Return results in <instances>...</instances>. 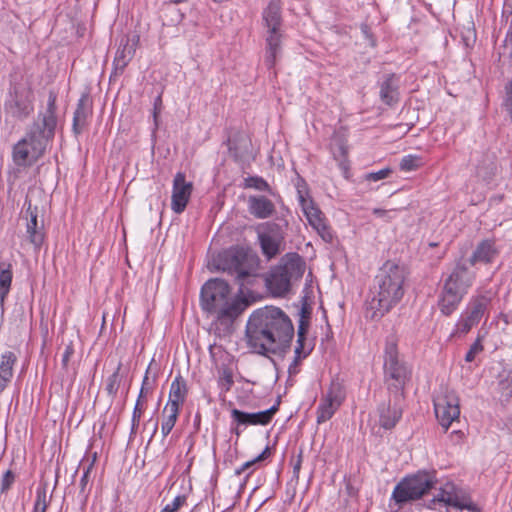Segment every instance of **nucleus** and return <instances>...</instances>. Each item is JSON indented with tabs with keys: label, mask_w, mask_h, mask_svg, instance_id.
Wrapping results in <instances>:
<instances>
[{
	"label": "nucleus",
	"mask_w": 512,
	"mask_h": 512,
	"mask_svg": "<svg viewBox=\"0 0 512 512\" xmlns=\"http://www.w3.org/2000/svg\"><path fill=\"white\" fill-rule=\"evenodd\" d=\"M421 165V159L415 155H408L402 158L400 162V169L402 171H414Z\"/></svg>",
	"instance_id": "e433bc0d"
},
{
	"label": "nucleus",
	"mask_w": 512,
	"mask_h": 512,
	"mask_svg": "<svg viewBox=\"0 0 512 512\" xmlns=\"http://www.w3.org/2000/svg\"><path fill=\"white\" fill-rule=\"evenodd\" d=\"M16 362L17 356L12 351H6L0 356V394L12 381Z\"/></svg>",
	"instance_id": "5701e85b"
},
{
	"label": "nucleus",
	"mask_w": 512,
	"mask_h": 512,
	"mask_svg": "<svg viewBox=\"0 0 512 512\" xmlns=\"http://www.w3.org/2000/svg\"><path fill=\"white\" fill-rule=\"evenodd\" d=\"M142 413H143L142 402H140V400H137L135 407H134L133 416H132V430H134L139 425Z\"/></svg>",
	"instance_id": "49530a36"
},
{
	"label": "nucleus",
	"mask_w": 512,
	"mask_h": 512,
	"mask_svg": "<svg viewBox=\"0 0 512 512\" xmlns=\"http://www.w3.org/2000/svg\"><path fill=\"white\" fill-rule=\"evenodd\" d=\"M188 394L186 381L180 375L176 376L171 383L169 397L166 405L179 408L184 404Z\"/></svg>",
	"instance_id": "b1692460"
},
{
	"label": "nucleus",
	"mask_w": 512,
	"mask_h": 512,
	"mask_svg": "<svg viewBox=\"0 0 512 512\" xmlns=\"http://www.w3.org/2000/svg\"><path fill=\"white\" fill-rule=\"evenodd\" d=\"M92 114V103L87 94H83L78 100L73 117V131L80 134L87 124V119Z\"/></svg>",
	"instance_id": "412c9836"
},
{
	"label": "nucleus",
	"mask_w": 512,
	"mask_h": 512,
	"mask_svg": "<svg viewBox=\"0 0 512 512\" xmlns=\"http://www.w3.org/2000/svg\"><path fill=\"white\" fill-rule=\"evenodd\" d=\"M258 238L263 254L268 258H274L281 251L284 240L283 232L278 224L265 223L260 227Z\"/></svg>",
	"instance_id": "4468645a"
},
{
	"label": "nucleus",
	"mask_w": 512,
	"mask_h": 512,
	"mask_svg": "<svg viewBox=\"0 0 512 512\" xmlns=\"http://www.w3.org/2000/svg\"><path fill=\"white\" fill-rule=\"evenodd\" d=\"M92 466H93V462L87 467V469L84 471L83 476L80 479V486H81L82 489H84L85 486L88 483V476H89V473H90V471L92 469Z\"/></svg>",
	"instance_id": "603ef678"
},
{
	"label": "nucleus",
	"mask_w": 512,
	"mask_h": 512,
	"mask_svg": "<svg viewBox=\"0 0 512 512\" xmlns=\"http://www.w3.org/2000/svg\"><path fill=\"white\" fill-rule=\"evenodd\" d=\"M233 373L232 371L227 367H222L219 370V385L225 390H230L231 386L233 385Z\"/></svg>",
	"instance_id": "4c0bfd02"
},
{
	"label": "nucleus",
	"mask_w": 512,
	"mask_h": 512,
	"mask_svg": "<svg viewBox=\"0 0 512 512\" xmlns=\"http://www.w3.org/2000/svg\"><path fill=\"white\" fill-rule=\"evenodd\" d=\"M48 497L45 489H38L34 502L33 512H46L48 507Z\"/></svg>",
	"instance_id": "c9c22d12"
},
{
	"label": "nucleus",
	"mask_w": 512,
	"mask_h": 512,
	"mask_svg": "<svg viewBox=\"0 0 512 512\" xmlns=\"http://www.w3.org/2000/svg\"><path fill=\"white\" fill-rule=\"evenodd\" d=\"M161 109H162V99H161V96H158L154 101V108H153V118H154L155 129L158 128V115L160 114Z\"/></svg>",
	"instance_id": "8fccbe9b"
},
{
	"label": "nucleus",
	"mask_w": 512,
	"mask_h": 512,
	"mask_svg": "<svg viewBox=\"0 0 512 512\" xmlns=\"http://www.w3.org/2000/svg\"><path fill=\"white\" fill-rule=\"evenodd\" d=\"M119 370H120V365L117 367L116 371L108 378L106 390L110 395H115L119 389V385H120Z\"/></svg>",
	"instance_id": "ea45409f"
},
{
	"label": "nucleus",
	"mask_w": 512,
	"mask_h": 512,
	"mask_svg": "<svg viewBox=\"0 0 512 512\" xmlns=\"http://www.w3.org/2000/svg\"><path fill=\"white\" fill-rule=\"evenodd\" d=\"M401 396L402 394L397 395L393 403L389 401L388 405H383L379 408V423L381 427L391 429L402 417Z\"/></svg>",
	"instance_id": "6ab92c4d"
},
{
	"label": "nucleus",
	"mask_w": 512,
	"mask_h": 512,
	"mask_svg": "<svg viewBox=\"0 0 512 512\" xmlns=\"http://www.w3.org/2000/svg\"><path fill=\"white\" fill-rule=\"evenodd\" d=\"M7 109L12 116L24 119L33 111V105L27 97L16 95L7 104Z\"/></svg>",
	"instance_id": "bb28decb"
},
{
	"label": "nucleus",
	"mask_w": 512,
	"mask_h": 512,
	"mask_svg": "<svg viewBox=\"0 0 512 512\" xmlns=\"http://www.w3.org/2000/svg\"><path fill=\"white\" fill-rule=\"evenodd\" d=\"M278 407L272 406L271 408L256 412L247 413L238 409L231 410V417L238 426H249V425H267L271 422L274 414L277 412Z\"/></svg>",
	"instance_id": "dca6fc26"
},
{
	"label": "nucleus",
	"mask_w": 512,
	"mask_h": 512,
	"mask_svg": "<svg viewBox=\"0 0 512 512\" xmlns=\"http://www.w3.org/2000/svg\"><path fill=\"white\" fill-rule=\"evenodd\" d=\"M27 215L29 216L26 224V233L30 243L39 249L44 241V224L42 220H38L37 208L32 209L29 204L27 208Z\"/></svg>",
	"instance_id": "a211bd4d"
},
{
	"label": "nucleus",
	"mask_w": 512,
	"mask_h": 512,
	"mask_svg": "<svg viewBox=\"0 0 512 512\" xmlns=\"http://www.w3.org/2000/svg\"><path fill=\"white\" fill-rule=\"evenodd\" d=\"M139 36L124 37L121 39L119 47L114 57V69L116 73H122L128 63L132 60L139 44Z\"/></svg>",
	"instance_id": "f3484780"
},
{
	"label": "nucleus",
	"mask_w": 512,
	"mask_h": 512,
	"mask_svg": "<svg viewBox=\"0 0 512 512\" xmlns=\"http://www.w3.org/2000/svg\"><path fill=\"white\" fill-rule=\"evenodd\" d=\"M433 485L432 476L427 473H417L401 480L395 486L392 498L399 504L417 500L425 495Z\"/></svg>",
	"instance_id": "9d476101"
},
{
	"label": "nucleus",
	"mask_w": 512,
	"mask_h": 512,
	"mask_svg": "<svg viewBox=\"0 0 512 512\" xmlns=\"http://www.w3.org/2000/svg\"><path fill=\"white\" fill-rule=\"evenodd\" d=\"M147 381H148V370L146 371V375L143 379L142 387H141V390H140V393H139V396L137 399V400H140V402H142V398L144 397L145 385H146Z\"/></svg>",
	"instance_id": "864d4df0"
},
{
	"label": "nucleus",
	"mask_w": 512,
	"mask_h": 512,
	"mask_svg": "<svg viewBox=\"0 0 512 512\" xmlns=\"http://www.w3.org/2000/svg\"><path fill=\"white\" fill-rule=\"evenodd\" d=\"M344 399L345 391L342 384L338 381H332L317 407V423L321 424L331 419Z\"/></svg>",
	"instance_id": "ddd939ff"
},
{
	"label": "nucleus",
	"mask_w": 512,
	"mask_h": 512,
	"mask_svg": "<svg viewBox=\"0 0 512 512\" xmlns=\"http://www.w3.org/2000/svg\"><path fill=\"white\" fill-rule=\"evenodd\" d=\"M497 392L501 401L512 398V369H504L499 373Z\"/></svg>",
	"instance_id": "7c9ffc66"
},
{
	"label": "nucleus",
	"mask_w": 512,
	"mask_h": 512,
	"mask_svg": "<svg viewBox=\"0 0 512 512\" xmlns=\"http://www.w3.org/2000/svg\"><path fill=\"white\" fill-rule=\"evenodd\" d=\"M495 249L493 244L488 241L480 243L474 251L472 257L469 259V264L473 266L477 262L488 263L492 261L495 256Z\"/></svg>",
	"instance_id": "2f4dec72"
},
{
	"label": "nucleus",
	"mask_w": 512,
	"mask_h": 512,
	"mask_svg": "<svg viewBox=\"0 0 512 512\" xmlns=\"http://www.w3.org/2000/svg\"><path fill=\"white\" fill-rule=\"evenodd\" d=\"M331 150L333 157L338 161L339 168L342 170L345 178L349 177V162L347 160V146L343 139H334Z\"/></svg>",
	"instance_id": "c756f323"
},
{
	"label": "nucleus",
	"mask_w": 512,
	"mask_h": 512,
	"mask_svg": "<svg viewBox=\"0 0 512 512\" xmlns=\"http://www.w3.org/2000/svg\"><path fill=\"white\" fill-rule=\"evenodd\" d=\"M179 412V408L165 405L163 409V419L161 424V433L163 437H166L175 426Z\"/></svg>",
	"instance_id": "473e14b6"
},
{
	"label": "nucleus",
	"mask_w": 512,
	"mask_h": 512,
	"mask_svg": "<svg viewBox=\"0 0 512 512\" xmlns=\"http://www.w3.org/2000/svg\"><path fill=\"white\" fill-rule=\"evenodd\" d=\"M392 170L390 168H383L377 172H371L365 175V180L370 182H377L386 179L390 176Z\"/></svg>",
	"instance_id": "79ce46f5"
},
{
	"label": "nucleus",
	"mask_w": 512,
	"mask_h": 512,
	"mask_svg": "<svg viewBox=\"0 0 512 512\" xmlns=\"http://www.w3.org/2000/svg\"><path fill=\"white\" fill-rule=\"evenodd\" d=\"M14 481V475L11 473V471H7L2 479V491H6L10 488L11 484Z\"/></svg>",
	"instance_id": "3c124183"
},
{
	"label": "nucleus",
	"mask_w": 512,
	"mask_h": 512,
	"mask_svg": "<svg viewBox=\"0 0 512 512\" xmlns=\"http://www.w3.org/2000/svg\"><path fill=\"white\" fill-rule=\"evenodd\" d=\"M294 327L287 314L278 307L255 310L246 325L248 346L256 353L276 352L290 343Z\"/></svg>",
	"instance_id": "f257e3e1"
},
{
	"label": "nucleus",
	"mask_w": 512,
	"mask_h": 512,
	"mask_svg": "<svg viewBox=\"0 0 512 512\" xmlns=\"http://www.w3.org/2000/svg\"><path fill=\"white\" fill-rule=\"evenodd\" d=\"M73 354H74V347H73L72 342H69L66 345L64 353L62 355V366H63V368L66 369L68 367L69 360H70V358L72 357Z\"/></svg>",
	"instance_id": "09e8293b"
},
{
	"label": "nucleus",
	"mask_w": 512,
	"mask_h": 512,
	"mask_svg": "<svg viewBox=\"0 0 512 512\" xmlns=\"http://www.w3.org/2000/svg\"><path fill=\"white\" fill-rule=\"evenodd\" d=\"M304 271V260L296 253H288L270 272L267 286L273 295L283 296L289 292L292 282L302 278Z\"/></svg>",
	"instance_id": "423d86ee"
},
{
	"label": "nucleus",
	"mask_w": 512,
	"mask_h": 512,
	"mask_svg": "<svg viewBox=\"0 0 512 512\" xmlns=\"http://www.w3.org/2000/svg\"><path fill=\"white\" fill-rule=\"evenodd\" d=\"M475 278V272L471 271L465 262L459 261L456 263L443 281L438 300V306L442 314L448 316L457 309L472 287Z\"/></svg>",
	"instance_id": "39448f33"
},
{
	"label": "nucleus",
	"mask_w": 512,
	"mask_h": 512,
	"mask_svg": "<svg viewBox=\"0 0 512 512\" xmlns=\"http://www.w3.org/2000/svg\"><path fill=\"white\" fill-rule=\"evenodd\" d=\"M157 431V424H155V427H154V433Z\"/></svg>",
	"instance_id": "4d7b16f0"
},
{
	"label": "nucleus",
	"mask_w": 512,
	"mask_h": 512,
	"mask_svg": "<svg viewBox=\"0 0 512 512\" xmlns=\"http://www.w3.org/2000/svg\"><path fill=\"white\" fill-rule=\"evenodd\" d=\"M492 298V291L477 290L470 298L466 310L459 319L457 330L462 334H466L472 327L476 326L483 317L488 316Z\"/></svg>",
	"instance_id": "6e6552de"
},
{
	"label": "nucleus",
	"mask_w": 512,
	"mask_h": 512,
	"mask_svg": "<svg viewBox=\"0 0 512 512\" xmlns=\"http://www.w3.org/2000/svg\"><path fill=\"white\" fill-rule=\"evenodd\" d=\"M249 212L257 219H267L274 215V203L265 196H250L248 199Z\"/></svg>",
	"instance_id": "aec40b11"
},
{
	"label": "nucleus",
	"mask_w": 512,
	"mask_h": 512,
	"mask_svg": "<svg viewBox=\"0 0 512 512\" xmlns=\"http://www.w3.org/2000/svg\"><path fill=\"white\" fill-rule=\"evenodd\" d=\"M13 272L10 263H0V310L4 311L5 299L11 290Z\"/></svg>",
	"instance_id": "a878e982"
},
{
	"label": "nucleus",
	"mask_w": 512,
	"mask_h": 512,
	"mask_svg": "<svg viewBox=\"0 0 512 512\" xmlns=\"http://www.w3.org/2000/svg\"><path fill=\"white\" fill-rule=\"evenodd\" d=\"M202 308L216 315L220 321H233L247 307V302L234 296L230 286L222 279L208 280L201 289Z\"/></svg>",
	"instance_id": "20e7f679"
},
{
	"label": "nucleus",
	"mask_w": 512,
	"mask_h": 512,
	"mask_svg": "<svg viewBox=\"0 0 512 512\" xmlns=\"http://www.w3.org/2000/svg\"><path fill=\"white\" fill-rule=\"evenodd\" d=\"M434 411L439 424L445 429L460 416L459 398L453 390L441 388L434 398Z\"/></svg>",
	"instance_id": "9b49d317"
},
{
	"label": "nucleus",
	"mask_w": 512,
	"mask_h": 512,
	"mask_svg": "<svg viewBox=\"0 0 512 512\" xmlns=\"http://www.w3.org/2000/svg\"><path fill=\"white\" fill-rule=\"evenodd\" d=\"M405 270L393 261L385 262L374 280L373 297L367 304L366 316L379 319L397 305L404 295Z\"/></svg>",
	"instance_id": "7ed1b4c3"
},
{
	"label": "nucleus",
	"mask_w": 512,
	"mask_h": 512,
	"mask_svg": "<svg viewBox=\"0 0 512 512\" xmlns=\"http://www.w3.org/2000/svg\"><path fill=\"white\" fill-rule=\"evenodd\" d=\"M222 270L235 277L241 290L257 277V261L242 251L226 252L221 258Z\"/></svg>",
	"instance_id": "0eeeda50"
},
{
	"label": "nucleus",
	"mask_w": 512,
	"mask_h": 512,
	"mask_svg": "<svg viewBox=\"0 0 512 512\" xmlns=\"http://www.w3.org/2000/svg\"><path fill=\"white\" fill-rule=\"evenodd\" d=\"M229 150L236 158L242 159L251 153V141L245 136L241 135L238 141L230 142Z\"/></svg>",
	"instance_id": "72a5a7b5"
},
{
	"label": "nucleus",
	"mask_w": 512,
	"mask_h": 512,
	"mask_svg": "<svg viewBox=\"0 0 512 512\" xmlns=\"http://www.w3.org/2000/svg\"><path fill=\"white\" fill-rule=\"evenodd\" d=\"M398 83L394 75H389L381 83L380 86V98L387 104L392 105L398 101Z\"/></svg>",
	"instance_id": "c85d7f7f"
},
{
	"label": "nucleus",
	"mask_w": 512,
	"mask_h": 512,
	"mask_svg": "<svg viewBox=\"0 0 512 512\" xmlns=\"http://www.w3.org/2000/svg\"><path fill=\"white\" fill-rule=\"evenodd\" d=\"M263 21L266 29L281 28V1L270 0L263 11Z\"/></svg>",
	"instance_id": "393cba45"
},
{
	"label": "nucleus",
	"mask_w": 512,
	"mask_h": 512,
	"mask_svg": "<svg viewBox=\"0 0 512 512\" xmlns=\"http://www.w3.org/2000/svg\"><path fill=\"white\" fill-rule=\"evenodd\" d=\"M497 172L494 156L486 155L476 166V176L486 184L490 183Z\"/></svg>",
	"instance_id": "cd10ccee"
},
{
	"label": "nucleus",
	"mask_w": 512,
	"mask_h": 512,
	"mask_svg": "<svg viewBox=\"0 0 512 512\" xmlns=\"http://www.w3.org/2000/svg\"><path fill=\"white\" fill-rule=\"evenodd\" d=\"M192 182L186 180V176L182 172H178L173 179V188L171 196V209L176 214L182 213L192 194Z\"/></svg>",
	"instance_id": "2eb2a0df"
},
{
	"label": "nucleus",
	"mask_w": 512,
	"mask_h": 512,
	"mask_svg": "<svg viewBox=\"0 0 512 512\" xmlns=\"http://www.w3.org/2000/svg\"><path fill=\"white\" fill-rule=\"evenodd\" d=\"M373 214L379 218H382L386 222L392 221L396 216V209H381V208H374L372 210Z\"/></svg>",
	"instance_id": "37998d69"
},
{
	"label": "nucleus",
	"mask_w": 512,
	"mask_h": 512,
	"mask_svg": "<svg viewBox=\"0 0 512 512\" xmlns=\"http://www.w3.org/2000/svg\"><path fill=\"white\" fill-rule=\"evenodd\" d=\"M385 373L388 379L394 380L396 391H402L410 377L409 368L398 359L396 345L389 342L385 348Z\"/></svg>",
	"instance_id": "f8f14e48"
},
{
	"label": "nucleus",
	"mask_w": 512,
	"mask_h": 512,
	"mask_svg": "<svg viewBox=\"0 0 512 512\" xmlns=\"http://www.w3.org/2000/svg\"><path fill=\"white\" fill-rule=\"evenodd\" d=\"M266 55L265 62L269 68L274 67L277 56L280 53L282 39L281 28L267 29L266 31Z\"/></svg>",
	"instance_id": "4be33fe9"
},
{
	"label": "nucleus",
	"mask_w": 512,
	"mask_h": 512,
	"mask_svg": "<svg viewBox=\"0 0 512 512\" xmlns=\"http://www.w3.org/2000/svg\"><path fill=\"white\" fill-rule=\"evenodd\" d=\"M483 349V346L481 344V341L480 339H477L473 344L472 346L470 347L469 351L467 352L466 356H465V360L467 362H471L474 360L475 356L480 352L482 351Z\"/></svg>",
	"instance_id": "c03bdc74"
},
{
	"label": "nucleus",
	"mask_w": 512,
	"mask_h": 512,
	"mask_svg": "<svg viewBox=\"0 0 512 512\" xmlns=\"http://www.w3.org/2000/svg\"><path fill=\"white\" fill-rule=\"evenodd\" d=\"M307 330H308V320L304 316H302L300 319V322H299L298 333H297V338H299L300 341L306 340Z\"/></svg>",
	"instance_id": "de8ad7c7"
},
{
	"label": "nucleus",
	"mask_w": 512,
	"mask_h": 512,
	"mask_svg": "<svg viewBox=\"0 0 512 512\" xmlns=\"http://www.w3.org/2000/svg\"><path fill=\"white\" fill-rule=\"evenodd\" d=\"M439 500L447 503L451 502L450 496L445 497L444 495H442L441 498H439Z\"/></svg>",
	"instance_id": "5fc2aeb1"
},
{
	"label": "nucleus",
	"mask_w": 512,
	"mask_h": 512,
	"mask_svg": "<svg viewBox=\"0 0 512 512\" xmlns=\"http://www.w3.org/2000/svg\"><path fill=\"white\" fill-rule=\"evenodd\" d=\"M310 352V349L305 348V341H300L299 338H297V346L295 347V358L293 360V363L289 367V372L292 373L295 372V368L297 367L298 363L301 359L305 358Z\"/></svg>",
	"instance_id": "f704fd0d"
},
{
	"label": "nucleus",
	"mask_w": 512,
	"mask_h": 512,
	"mask_svg": "<svg viewBox=\"0 0 512 512\" xmlns=\"http://www.w3.org/2000/svg\"><path fill=\"white\" fill-rule=\"evenodd\" d=\"M186 503L185 495L176 496L171 503L166 504L160 512H177Z\"/></svg>",
	"instance_id": "a19ab883"
},
{
	"label": "nucleus",
	"mask_w": 512,
	"mask_h": 512,
	"mask_svg": "<svg viewBox=\"0 0 512 512\" xmlns=\"http://www.w3.org/2000/svg\"><path fill=\"white\" fill-rule=\"evenodd\" d=\"M246 187L259 191H269V184L261 177H249L246 179Z\"/></svg>",
	"instance_id": "58836bf2"
},
{
	"label": "nucleus",
	"mask_w": 512,
	"mask_h": 512,
	"mask_svg": "<svg viewBox=\"0 0 512 512\" xmlns=\"http://www.w3.org/2000/svg\"><path fill=\"white\" fill-rule=\"evenodd\" d=\"M269 452V448L267 447L259 456H257L255 459L251 460V461H247L245 462L240 469H238L236 472L237 474H241L242 472H245L246 470H248L250 467H252L255 463L263 460L267 453Z\"/></svg>",
	"instance_id": "a18cd8bd"
},
{
	"label": "nucleus",
	"mask_w": 512,
	"mask_h": 512,
	"mask_svg": "<svg viewBox=\"0 0 512 512\" xmlns=\"http://www.w3.org/2000/svg\"><path fill=\"white\" fill-rule=\"evenodd\" d=\"M186 1L187 0H171V2L176 3V4L183 3V2H186Z\"/></svg>",
	"instance_id": "6e6d98bb"
},
{
	"label": "nucleus",
	"mask_w": 512,
	"mask_h": 512,
	"mask_svg": "<svg viewBox=\"0 0 512 512\" xmlns=\"http://www.w3.org/2000/svg\"><path fill=\"white\" fill-rule=\"evenodd\" d=\"M56 99V94L50 91L45 109L39 112L26 136L13 147L12 157L16 165L30 166L44 154L57 125Z\"/></svg>",
	"instance_id": "f03ea898"
},
{
	"label": "nucleus",
	"mask_w": 512,
	"mask_h": 512,
	"mask_svg": "<svg viewBox=\"0 0 512 512\" xmlns=\"http://www.w3.org/2000/svg\"><path fill=\"white\" fill-rule=\"evenodd\" d=\"M297 196L301 210L310 226L326 241L331 242L333 234L322 211L309 196L305 183L297 185Z\"/></svg>",
	"instance_id": "1a4fd4ad"
}]
</instances>
